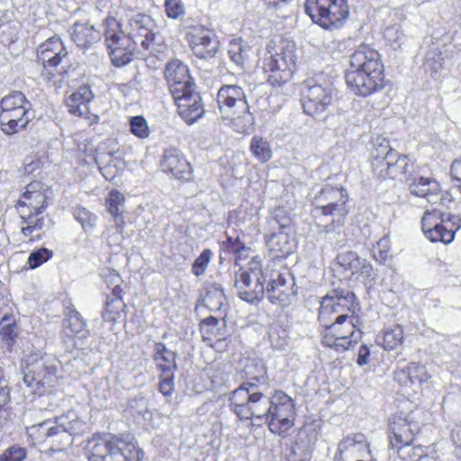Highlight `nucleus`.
<instances>
[{"instance_id":"1","label":"nucleus","mask_w":461,"mask_h":461,"mask_svg":"<svg viewBox=\"0 0 461 461\" xmlns=\"http://www.w3.org/2000/svg\"><path fill=\"white\" fill-rule=\"evenodd\" d=\"M230 406L240 420H265L269 430L279 436L294 426L295 409L293 399L282 391L271 397L252 382H243L230 397Z\"/></svg>"},{"instance_id":"2","label":"nucleus","mask_w":461,"mask_h":461,"mask_svg":"<svg viewBox=\"0 0 461 461\" xmlns=\"http://www.w3.org/2000/svg\"><path fill=\"white\" fill-rule=\"evenodd\" d=\"M353 294L332 291L321 302L319 321L323 327L321 343L324 347L342 353L355 346L362 338L357 328V318L350 309Z\"/></svg>"},{"instance_id":"3","label":"nucleus","mask_w":461,"mask_h":461,"mask_svg":"<svg viewBox=\"0 0 461 461\" xmlns=\"http://www.w3.org/2000/svg\"><path fill=\"white\" fill-rule=\"evenodd\" d=\"M104 25V41L115 67L129 64L138 44L144 50L152 51L158 26L149 15L141 13L131 15L125 30L122 29V24L113 16L107 17Z\"/></svg>"},{"instance_id":"4","label":"nucleus","mask_w":461,"mask_h":461,"mask_svg":"<svg viewBox=\"0 0 461 461\" xmlns=\"http://www.w3.org/2000/svg\"><path fill=\"white\" fill-rule=\"evenodd\" d=\"M346 82L351 91L367 96L383 87L384 65L380 54L368 46L362 45L350 56Z\"/></svg>"},{"instance_id":"5","label":"nucleus","mask_w":461,"mask_h":461,"mask_svg":"<svg viewBox=\"0 0 461 461\" xmlns=\"http://www.w3.org/2000/svg\"><path fill=\"white\" fill-rule=\"evenodd\" d=\"M217 104L221 120L234 131L249 134L255 125L244 89L238 85H223L217 93Z\"/></svg>"},{"instance_id":"6","label":"nucleus","mask_w":461,"mask_h":461,"mask_svg":"<svg viewBox=\"0 0 461 461\" xmlns=\"http://www.w3.org/2000/svg\"><path fill=\"white\" fill-rule=\"evenodd\" d=\"M50 191L41 182H32L26 186L16 203V210L22 219L23 235L34 241L41 239L44 221L40 215L48 205Z\"/></svg>"},{"instance_id":"7","label":"nucleus","mask_w":461,"mask_h":461,"mask_svg":"<svg viewBox=\"0 0 461 461\" xmlns=\"http://www.w3.org/2000/svg\"><path fill=\"white\" fill-rule=\"evenodd\" d=\"M88 461H141L143 452L131 435L94 437L86 447Z\"/></svg>"},{"instance_id":"8","label":"nucleus","mask_w":461,"mask_h":461,"mask_svg":"<svg viewBox=\"0 0 461 461\" xmlns=\"http://www.w3.org/2000/svg\"><path fill=\"white\" fill-rule=\"evenodd\" d=\"M264 70L272 86H281L289 81L296 68L298 59L296 45L293 41H271L267 47Z\"/></svg>"},{"instance_id":"9","label":"nucleus","mask_w":461,"mask_h":461,"mask_svg":"<svg viewBox=\"0 0 461 461\" xmlns=\"http://www.w3.org/2000/svg\"><path fill=\"white\" fill-rule=\"evenodd\" d=\"M44 440L52 452H60L73 444L74 437L87 430L86 421L73 410L39 424Z\"/></svg>"},{"instance_id":"10","label":"nucleus","mask_w":461,"mask_h":461,"mask_svg":"<svg viewBox=\"0 0 461 461\" xmlns=\"http://www.w3.org/2000/svg\"><path fill=\"white\" fill-rule=\"evenodd\" d=\"M332 92L333 82L324 73L305 79L301 87L303 112L312 117L323 113L331 104Z\"/></svg>"},{"instance_id":"11","label":"nucleus","mask_w":461,"mask_h":461,"mask_svg":"<svg viewBox=\"0 0 461 461\" xmlns=\"http://www.w3.org/2000/svg\"><path fill=\"white\" fill-rule=\"evenodd\" d=\"M59 364L53 357L41 352L26 355L22 364L23 383L33 391L51 386L58 377Z\"/></svg>"},{"instance_id":"12","label":"nucleus","mask_w":461,"mask_h":461,"mask_svg":"<svg viewBox=\"0 0 461 461\" xmlns=\"http://www.w3.org/2000/svg\"><path fill=\"white\" fill-rule=\"evenodd\" d=\"M372 167L374 173L380 178L395 179L401 176H411L413 163L406 155H400L392 149L388 141L383 140L372 153Z\"/></svg>"},{"instance_id":"13","label":"nucleus","mask_w":461,"mask_h":461,"mask_svg":"<svg viewBox=\"0 0 461 461\" xmlns=\"http://www.w3.org/2000/svg\"><path fill=\"white\" fill-rule=\"evenodd\" d=\"M272 230L266 236L267 247L273 258H284L293 253L295 249L292 219L283 208H277L268 221Z\"/></svg>"},{"instance_id":"14","label":"nucleus","mask_w":461,"mask_h":461,"mask_svg":"<svg viewBox=\"0 0 461 461\" xmlns=\"http://www.w3.org/2000/svg\"><path fill=\"white\" fill-rule=\"evenodd\" d=\"M304 6L312 21L326 30L341 27L349 14L347 0H306Z\"/></svg>"},{"instance_id":"15","label":"nucleus","mask_w":461,"mask_h":461,"mask_svg":"<svg viewBox=\"0 0 461 461\" xmlns=\"http://www.w3.org/2000/svg\"><path fill=\"white\" fill-rule=\"evenodd\" d=\"M421 228L430 241L449 244L461 228V217L438 210L427 211L421 219Z\"/></svg>"},{"instance_id":"16","label":"nucleus","mask_w":461,"mask_h":461,"mask_svg":"<svg viewBox=\"0 0 461 461\" xmlns=\"http://www.w3.org/2000/svg\"><path fill=\"white\" fill-rule=\"evenodd\" d=\"M267 274L261 268V262L253 258L247 269H240L236 275L235 287L240 299L248 303L259 302L265 294V282Z\"/></svg>"},{"instance_id":"17","label":"nucleus","mask_w":461,"mask_h":461,"mask_svg":"<svg viewBox=\"0 0 461 461\" xmlns=\"http://www.w3.org/2000/svg\"><path fill=\"white\" fill-rule=\"evenodd\" d=\"M61 339L68 350L84 349L88 346L89 330L86 322L73 307L65 310Z\"/></svg>"},{"instance_id":"18","label":"nucleus","mask_w":461,"mask_h":461,"mask_svg":"<svg viewBox=\"0 0 461 461\" xmlns=\"http://www.w3.org/2000/svg\"><path fill=\"white\" fill-rule=\"evenodd\" d=\"M67 56L68 51L58 37L48 39L37 49V59L43 65L46 73L50 76L49 80H52L54 85L61 83L64 78L63 74L66 71L63 68L57 69L59 78H56L54 71Z\"/></svg>"},{"instance_id":"19","label":"nucleus","mask_w":461,"mask_h":461,"mask_svg":"<svg viewBox=\"0 0 461 461\" xmlns=\"http://www.w3.org/2000/svg\"><path fill=\"white\" fill-rule=\"evenodd\" d=\"M420 430V423L412 414L393 415L389 420V446L392 449L401 450L410 446L414 436Z\"/></svg>"},{"instance_id":"20","label":"nucleus","mask_w":461,"mask_h":461,"mask_svg":"<svg viewBox=\"0 0 461 461\" xmlns=\"http://www.w3.org/2000/svg\"><path fill=\"white\" fill-rule=\"evenodd\" d=\"M334 461H374L370 444L363 433H351L338 443Z\"/></svg>"},{"instance_id":"21","label":"nucleus","mask_w":461,"mask_h":461,"mask_svg":"<svg viewBox=\"0 0 461 461\" xmlns=\"http://www.w3.org/2000/svg\"><path fill=\"white\" fill-rule=\"evenodd\" d=\"M186 40L193 53L199 59H211L220 48L215 34L204 26H191L186 32Z\"/></svg>"},{"instance_id":"22","label":"nucleus","mask_w":461,"mask_h":461,"mask_svg":"<svg viewBox=\"0 0 461 461\" xmlns=\"http://www.w3.org/2000/svg\"><path fill=\"white\" fill-rule=\"evenodd\" d=\"M346 202L345 190L330 185L324 186L313 201L316 211H320L322 215L338 216L341 219L348 213ZM338 221H340V219Z\"/></svg>"},{"instance_id":"23","label":"nucleus","mask_w":461,"mask_h":461,"mask_svg":"<svg viewBox=\"0 0 461 461\" xmlns=\"http://www.w3.org/2000/svg\"><path fill=\"white\" fill-rule=\"evenodd\" d=\"M164 76L172 95H183V92L195 86L188 67L180 59H174L167 61L164 68Z\"/></svg>"},{"instance_id":"24","label":"nucleus","mask_w":461,"mask_h":461,"mask_svg":"<svg viewBox=\"0 0 461 461\" xmlns=\"http://www.w3.org/2000/svg\"><path fill=\"white\" fill-rule=\"evenodd\" d=\"M94 94L88 86H81L66 99V105L71 114L85 118L88 125L98 122L99 116L90 113L89 104Z\"/></svg>"},{"instance_id":"25","label":"nucleus","mask_w":461,"mask_h":461,"mask_svg":"<svg viewBox=\"0 0 461 461\" xmlns=\"http://www.w3.org/2000/svg\"><path fill=\"white\" fill-rule=\"evenodd\" d=\"M172 96L176 104L179 115L186 123L192 124L203 116L204 108L199 93L195 91V86L183 92V95Z\"/></svg>"},{"instance_id":"26","label":"nucleus","mask_w":461,"mask_h":461,"mask_svg":"<svg viewBox=\"0 0 461 461\" xmlns=\"http://www.w3.org/2000/svg\"><path fill=\"white\" fill-rule=\"evenodd\" d=\"M161 170L179 180H188L192 175L190 163L176 148L164 149L160 159Z\"/></svg>"},{"instance_id":"27","label":"nucleus","mask_w":461,"mask_h":461,"mask_svg":"<svg viewBox=\"0 0 461 461\" xmlns=\"http://www.w3.org/2000/svg\"><path fill=\"white\" fill-rule=\"evenodd\" d=\"M265 294L272 304L281 307L288 305L293 296L285 275L279 272L272 273L269 276L267 285L265 287Z\"/></svg>"},{"instance_id":"28","label":"nucleus","mask_w":461,"mask_h":461,"mask_svg":"<svg viewBox=\"0 0 461 461\" xmlns=\"http://www.w3.org/2000/svg\"><path fill=\"white\" fill-rule=\"evenodd\" d=\"M406 182L411 194L425 198L429 203H437L441 186L436 179L425 176H409Z\"/></svg>"},{"instance_id":"29","label":"nucleus","mask_w":461,"mask_h":461,"mask_svg":"<svg viewBox=\"0 0 461 461\" xmlns=\"http://www.w3.org/2000/svg\"><path fill=\"white\" fill-rule=\"evenodd\" d=\"M31 106L7 113H0L1 130L7 135L15 134L25 129L31 121L29 110Z\"/></svg>"},{"instance_id":"30","label":"nucleus","mask_w":461,"mask_h":461,"mask_svg":"<svg viewBox=\"0 0 461 461\" xmlns=\"http://www.w3.org/2000/svg\"><path fill=\"white\" fill-rule=\"evenodd\" d=\"M251 47L241 38L232 39L228 45L230 61L240 70L247 68L250 59Z\"/></svg>"},{"instance_id":"31","label":"nucleus","mask_w":461,"mask_h":461,"mask_svg":"<svg viewBox=\"0 0 461 461\" xmlns=\"http://www.w3.org/2000/svg\"><path fill=\"white\" fill-rule=\"evenodd\" d=\"M176 354L162 342H156L153 349V360L163 374L175 373L177 369Z\"/></svg>"},{"instance_id":"32","label":"nucleus","mask_w":461,"mask_h":461,"mask_svg":"<svg viewBox=\"0 0 461 461\" xmlns=\"http://www.w3.org/2000/svg\"><path fill=\"white\" fill-rule=\"evenodd\" d=\"M205 294L203 302L211 312H220L227 305L224 290L221 284L208 282L205 285Z\"/></svg>"},{"instance_id":"33","label":"nucleus","mask_w":461,"mask_h":461,"mask_svg":"<svg viewBox=\"0 0 461 461\" xmlns=\"http://www.w3.org/2000/svg\"><path fill=\"white\" fill-rule=\"evenodd\" d=\"M71 39L77 47L87 48L100 40V32L93 25L76 23L72 27Z\"/></svg>"},{"instance_id":"34","label":"nucleus","mask_w":461,"mask_h":461,"mask_svg":"<svg viewBox=\"0 0 461 461\" xmlns=\"http://www.w3.org/2000/svg\"><path fill=\"white\" fill-rule=\"evenodd\" d=\"M376 341L385 350H393L403 342V329L400 325L386 329Z\"/></svg>"},{"instance_id":"35","label":"nucleus","mask_w":461,"mask_h":461,"mask_svg":"<svg viewBox=\"0 0 461 461\" xmlns=\"http://www.w3.org/2000/svg\"><path fill=\"white\" fill-rule=\"evenodd\" d=\"M27 106H31V104L26 99L24 94L20 91H14L1 99L0 113H9Z\"/></svg>"},{"instance_id":"36","label":"nucleus","mask_w":461,"mask_h":461,"mask_svg":"<svg viewBox=\"0 0 461 461\" xmlns=\"http://www.w3.org/2000/svg\"><path fill=\"white\" fill-rule=\"evenodd\" d=\"M249 149L252 155L260 162H267L272 157L269 142L260 136L256 135L251 139Z\"/></svg>"},{"instance_id":"37","label":"nucleus","mask_w":461,"mask_h":461,"mask_svg":"<svg viewBox=\"0 0 461 461\" xmlns=\"http://www.w3.org/2000/svg\"><path fill=\"white\" fill-rule=\"evenodd\" d=\"M245 374L248 376L245 382H252L259 385V390L266 384L267 382V371L264 365L260 362H253L250 365H247L245 367Z\"/></svg>"},{"instance_id":"38","label":"nucleus","mask_w":461,"mask_h":461,"mask_svg":"<svg viewBox=\"0 0 461 461\" xmlns=\"http://www.w3.org/2000/svg\"><path fill=\"white\" fill-rule=\"evenodd\" d=\"M268 339L273 348L283 349L289 342L288 331L279 323H273L269 328Z\"/></svg>"},{"instance_id":"39","label":"nucleus","mask_w":461,"mask_h":461,"mask_svg":"<svg viewBox=\"0 0 461 461\" xmlns=\"http://www.w3.org/2000/svg\"><path fill=\"white\" fill-rule=\"evenodd\" d=\"M366 258H360L354 251H347L344 253H340L337 257V260L339 266H341L345 270H348L350 272V275H352L355 271L357 270V267Z\"/></svg>"},{"instance_id":"40","label":"nucleus","mask_w":461,"mask_h":461,"mask_svg":"<svg viewBox=\"0 0 461 461\" xmlns=\"http://www.w3.org/2000/svg\"><path fill=\"white\" fill-rule=\"evenodd\" d=\"M124 303L122 300H119L118 298H110L107 297L104 306V311L103 312V319L105 321L113 322L120 316L121 312L122 310Z\"/></svg>"},{"instance_id":"41","label":"nucleus","mask_w":461,"mask_h":461,"mask_svg":"<svg viewBox=\"0 0 461 461\" xmlns=\"http://www.w3.org/2000/svg\"><path fill=\"white\" fill-rule=\"evenodd\" d=\"M74 217L86 232L92 231L96 225L97 216L84 207L76 208Z\"/></svg>"},{"instance_id":"42","label":"nucleus","mask_w":461,"mask_h":461,"mask_svg":"<svg viewBox=\"0 0 461 461\" xmlns=\"http://www.w3.org/2000/svg\"><path fill=\"white\" fill-rule=\"evenodd\" d=\"M130 132L139 139H146L149 135L147 120L142 115H135L129 121Z\"/></svg>"},{"instance_id":"43","label":"nucleus","mask_w":461,"mask_h":461,"mask_svg":"<svg viewBox=\"0 0 461 461\" xmlns=\"http://www.w3.org/2000/svg\"><path fill=\"white\" fill-rule=\"evenodd\" d=\"M352 278L364 285H371L375 277L373 266L365 259L357 267V270L351 275Z\"/></svg>"},{"instance_id":"44","label":"nucleus","mask_w":461,"mask_h":461,"mask_svg":"<svg viewBox=\"0 0 461 461\" xmlns=\"http://www.w3.org/2000/svg\"><path fill=\"white\" fill-rule=\"evenodd\" d=\"M312 446L310 441H305L301 437L292 447V454L294 456V461H307L311 457Z\"/></svg>"},{"instance_id":"45","label":"nucleus","mask_w":461,"mask_h":461,"mask_svg":"<svg viewBox=\"0 0 461 461\" xmlns=\"http://www.w3.org/2000/svg\"><path fill=\"white\" fill-rule=\"evenodd\" d=\"M124 202V195L119 191L113 190L110 193L109 197L106 200V205L108 212L114 218L121 216L122 212V206Z\"/></svg>"},{"instance_id":"46","label":"nucleus","mask_w":461,"mask_h":461,"mask_svg":"<svg viewBox=\"0 0 461 461\" xmlns=\"http://www.w3.org/2000/svg\"><path fill=\"white\" fill-rule=\"evenodd\" d=\"M409 456L411 461H441L437 452L430 450L429 447H413Z\"/></svg>"},{"instance_id":"47","label":"nucleus","mask_w":461,"mask_h":461,"mask_svg":"<svg viewBox=\"0 0 461 461\" xmlns=\"http://www.w3.org/2000/svg\"><path fill=\"white\" fill-rule=\"evenodd\" d=\"M226 252L232 254L236 257V260L241 259L246 257V252L249 250L240 238L228 237L227 240L223 242Z\"/></svg>"},{"instance_id":"48","label":"nucleus","mask_w":461,"mask_h":461,"mask_svg":"<svg viewBox=\"0 0 461 461\" xmlns=\"http://www.w3.org/2000/svg\"><path fill=\"white\" fill-rule=\"evenodd\" d=\"M52 256L53 251L46 248H41L39 249L33 250L28 258V264L30 268L34 269L39 267L43 263L50 259Z\"/></svg>"},{"instance_id":"49","label":"nucleus","mask_w":461,"mask_h":461,"mask_svg":"<svg viewBox=\"0 0 461 461\" xmlns=\"http://www.w3.org/2000/svg\"><path fill=\"white\" fill-rule=\"evenodd\" d=\"M212 257V252L211 249H203V252L194 261L192 266V273L196 276H202L205 272Z\"/></svg>"},{"instance_id":"50","label":"nucleus","mask_w":461,"mask_h":461,"mask_svg":"<svg viewBox=\"0 0 461 461\" xmlns=\"http://www.w3.org/2000/svg\"><path fill=\"white\" fill-rule=\"evenodd\" d=\"M390 249V239L387 235L382 237L373 248V257L375 261L384 263L388 258Z\"/></svg>"},{"instance_id":"51","label":"nucleus","mask_w":461,"mask_h":461,"mask_svg":"<svg viewBox=\"0 0 461 461\" xmlns=\"http://www.w3.org/2000/svg\"><path fill=\"white\" fill-rule=\"evenodd\" d=\"M408 372L410 374L411 384H420L429 379V375L426 372L425 366L418 363L411 362L407 365Z\"/></svg>"},{"instance_id":"52","label":"nucleus","mask_w":461,"mask_h":461,"mask_svg":"<svg viewBox=\"0 0 461 461\" xmlns=\"http://www.w3.org/2000/svg\"><path fill=\"white\" fill-rule=\"evenodd\" d=\"M175 373L163 374L161 373L159 383H158V391L165 396L170 397L175 389Z\"/></svg>"},{"instance_id":"53","label":"nucleus","mask_w":461,"mask_h":461,"mask_svg":"<svg viewBox=\"0 0 461 461\" xmlns=\"http://www.w3.org/2000/svg\"><path fill=\"white\" fill-rule=\"evenodd\" d=\"M164 5L168 18L178 19L185 14V6L181 0H165Z\"/></svg>"},{"instance_id":"54","label":"nucleus","mask_w":461,"mask_h":461,"mask_svg":"<svg viewBox=\"0 0 461 461\" xmlns=\"http://www.w3.org/2000/svg\"><path fill=\"white\" fill-rule=\"evenodd\" d=\"M25 457V448L12 446L0 456V461H23Z\"/></svg>"},{"instance_id":"55","label":"nucleus","mask_w":461,"mask_h":461,"mask_svg":"<svg viewBox=\"0 0 461 461\" xmlns=\"http://www.w3.org/2000/svg\"><path fill=\"white\" fill-rule=\"evenodd\" d=\"M16 336L14 327L12 324H6L0 330V342L4 343L7 348H11Z\"/></svg>"},{"instance_id":"56","label":"nucleus","mask_w":461,"mask_h":461,"mask_svg":"<svg viewBox=\"0 0 461 461\" xmlns=\"http://www.w3.org/2000/svg\"><path fill=\"white\" fill-rule=\"evenodd\" d=\"M443 58L441 53H433V57H428L426 66L431 70L433 77H437L443 68Z\"/></svg>"},{"instance_id":"57","label":"nucleus","mask_w":461,"mask_h":461,"mask_svg":"<svg viewBox=\"0 0 461 461\" xmlns=\"http://www.w3.org/2000/svg\"><path fill=\"white\" fill-rule=\"evenodd\" d=\"M45 400H47L48 404H47V406L42 407V408L45 410H49L50 411H56L58 410V408L64 406L65 402L67 401H69V399L67 397H62L60 399H58L52 395H46L45 399H43V402H45Z\"/></svg>"},{"instance_id":"58","label":"nucleus","mask_w":461,"mask_h":461,"mask_svg":"<svg viewBox=\"0 0 461 461\" xmlns=\"http://www.w3.org/2000/svg\"><path fill=\"white\" fill-rule=\"evenodd\" d=\"M394 380L402 386L411 385L407 366L403 368H399L394 372Z\"/></svg>"},{"instance_id":"59","label":"nucleus","mask_w":461,"mask_h":461,"mask_svg":"<svg viewBox=\"0 0 461 461\" xmlns=\"http://www.w3.org/2000/svg\"><path fill=\"white\" fill-rule=\"evenodd\" d=\"M370 356V349L366 345H362L359 348L357 363L358 366H362L368 363V357Z\"/></svg>"},{"instance_id":"60","label":"nucleus","mask_w":461,"mask_h":461,"mask_svg":"<svg viewBox=\"0 0 461 461\" xmlns=\"http://www.w3.org/2000/svg\"><path fill=\"white\" fill-rule=\"evenodd\" d=\"M384 37L389 41H396L399 40V31L397 26L387 27L384 30Z\"/></svg>"},{"instance_id":"61","label":"nucleus","mask_w":461,"mask_h":461,"mask_svg":"<svg viewBox=\"0 0 461 461\" xmlns=\"http://www.w3.org/2000/svg\"><path fill=\"white\" fill-rule=\"evenodd\" d=\"M218 322H219V320L215 317H208L206 319H204L202 323H201V330L203 332V338H205V329L206 328H216V326L218 325Z\"/></svg>"},{"instance_id":"62","label":"nucleus","mask_w":461,"mask_h":461,"mask_svg":"<svg viewBox=\"0 0 461 461\" xmlns=\"http://www.w3.org/2000/svg\"><path fill=\"white\" fill-rule=\"evenodd\" d=\"M106 272H107L106 275L104 273L102 274V276L104 277L105 282L108 285L117 284V282L120 280V276H119L118 273L114 270H110V269H107Z\"/></svg>"},{"instance_id":"63","label":"nucleus","mask_w":461,"mask_h":461,"mask_svg":"<svg viewBox=\"0 0 461 461\" xmlns=\"http://www.w3.org/2000/svg\"><path fill=\"white\" fill-rule=\"evenodd\" d=\"M122 290L120 287V285L118 284H115L114 287L112 290L111 295H109L108 297L118 298L119 300H122Z\"/></svg>"},{"instance_id":"64","label":"nucleus","mask_w":461,"mask_h":461,"mask_svg":"<svg viewBox=\"0 0 461 461\" xmlns=\"http://www.w3.org/2000/svg\"><path fill=\"white\" fill-rule=\"evenodd\" d=\"M116 226H117L118 228H119V227H120V228H122V226H121L118 222H116Z\"/></svg>"}]
</instances>
